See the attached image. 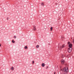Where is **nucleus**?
Listing matches in <instances>:
<instances>
[{
	"mask_svg": "<svg viewBox=\"0 0 74 74\" xmlns=\"http://www.w3.org/2000/svg\"><path fill=\"white\" fill-rule=\"evenodd\" d=\"M51 29V31H52V29H53V28L52 27H51V28H50Z\"/></svg>",
	"mask_w": 74,
	"mask_h": 74,
	"instance_id": "9b49d317",
	"label": "nucleus"
},
{
	"mask_svg": "<svg viewBox=\"0 0 74 74\" xmlns=\"http://www.w3.org/2000/svg\"><path fill=\"white\" fill-rule=\"evenodd\" d=\"M47 68H48V66H47V68H46V69H47Z\"/></svg>",
	"mask_w": 74,
	"mask_h": 74,
	"instance_id": "6ab92c4d",
	"label": "nucleus"
},
{
	"mask_svg": "<svg viewBox=\"0 0 74 74\" xmlns=\"http://www.w3.org/2000/svg\"><path fill=\"white\" fill-rule=\"evenodd\" d=\"M42 67H44L45 66V64L44 63H43L42 64Z\"/></svg>",
	"mask_w": 74,
	"mask_h": 74,
	"instance_id": "423d86ee",
	"label": "nucleus"
},
{
	"mask_svg": "<svg viewBox=\"0 0 74 74\" xmlns=\"http://www.w3.org/2000/svg\"><path fill=\"white\" fill-rule=\"evenodd\" d=\"M14 38H16V37L15 36H14Z\"/></svg>",
	"mask_w": 74,
	"mask_h": 74,
	"instance_id": "2eb2a0df",
	"label": "nucleus"
},
{
	"mask_svg": "<svg viewBox=\"0 0 74 74\" xmlns=\"http://www.w3.org/2000/svg\"><path fill=\"white\" fill-rule=\"evenodd\" d=\"M10 69L11 70H14V67H12V68H10Z\"/></svg>",
	"mask_w": 74,
	"mask_h": 74,
	"instance_id": "6e6552de",
	"label": "nucleus"
},
{
	"mask_svg": "<svg viewBox=\"0 0 74 74\" xmlns=\"http://www.w3.org/2000/svg\"><path fill=\"white\" fill-rule=\"evenodd\" d=\"M62 70L63 72H65V73H67V72H68L69 71V69H68V68H64L62 69Z\"/></svg>",
	"mask_w": 74,
	"mask_h": 74,
	"instance_id": "f257e3e1",
	"label": "nucleus"
},
{
	"mask_svg": "<svg viewBox=\"0 0 74 74\" xmlns=\"http://www.w3.org/2000/svg\"><path fill=\"white\" fill-rule=\"evenodd\" d=\"M67 58H69V57H70V55H67Z\"/></svg>",
	"mask_w": 74,
	"mask_h": 74,
	"instance_id": "ddd939ff",
	"label": "nucleus"
},
{
	"mask_svg": "<svg viewBox=\"0 0 74 74\" xmlns=\"http://www.w3.org/2000/svg\"><path fill=\"white\" fill-rule=\"evenodd\" d=\"M41 4L42 6H43V5H44V3H41Z\"/></svg>",
	"mask_w": 74,
	"mask_h": 74,
	"instance_id": "1a4fd4ad",
	"label": "nucleus"
},
{
	"mask_svg": "<svg viewBox=\"0 0 74 74\" xmlns=\"http://www.w3.org/2000/svg\"><path fill=\"white\" fill-rule=\"evenodd\" d=\"M65 48V45L64 44L62 45L61 46H60V49H62V48Z\"/></svg>",
	"mask_w": 74,
	"mask_h": 74,
	"instance_id": "7ed1b4c3",
	"label": "nucleus"
},
{
	"mask_svg": "<svg viewBox=\"0 0 74 74\" xmlns=\"http://www.w3.org/2000/svg\"><path fill=\"white\" fill-rule=\"evenodd\" d=\"M33 64H34V61H32Z\"/></svg>",
	"mask_w": 74,
	"mask_h": 74,
	"instance_id": "f3484780",
	"label": "nucleus"
},
{
	"mask_svg": "<svg viewBox=\"0 0 74 74\" xmlns=\"http://www.w3.org/2000/svg\"><path fill=\"white\" fill-rule=\"evenodd\" d=\"M72 38H71V39H72Z\"/></svg>",
	"mask_w": 74,
	"mask_h": 74,
	"instance_id": "4be33fe9",
	"label": "nucleus"
},
{
	"mask_svg": "<svg viewBox=\"0 0 74 74\" xmlns=\"http://www.w3.org/2000/svg\"><path fill=\"white\" fill-rule=\"evenodd\" d=\"M61 62L62 64H64V62H65V61L64 60H61Z\"/></svg>",
	"mask_w": 74,
	"mask_h": 74,
	"instance_id": "20e7f679",
	"label": "nucleus"
},
{
	"mask_svg": "<svg viewBox=\"0 0 74 74\" xmlns=\"http://www.w3.org/2000/svg\"><path fill=\"white\" fill-rule=\"evenodd\" d=\"M12 42H13V43H14V42H15L14 41V40H12Z\"/></svg>",
	"mask_w": 74,
	"mask_h": 74,
	"instance_id": "4468645a",
	"label": "nucleus"
},
{
	"mask_svg": "<svg viewBox=\"0 0 74 74\" xmlns=\"http://www.w3.org/2000/svg\"><path fill=\"white\" fill-rule=\"evenodd\" d=\"M70 42H69L68 43V44H70Z\"/></svg>",
	"mask_w": 74,
	"mask_h": 74,
	"instance_id": "a211bd4d",
	"label": "nucleus"
},
{
	"mask_svg": "<svg viewBox=\"0 0 74 74\" xmlns=\"http://www.w3.org/2000/svg\"><path fill=\"white\" fill-rule=\"evenodd\" d=\"M1 45L0 44V47H1Z\"/></svg>",
	"mask_w": 74,
	"mask_h": 74,
	"instance_id": "aec40b11",
	"label": "nucleus"
},
{
	"mask_svg": "<svg viewBox=\"0 0 74 74\" xmlns=\"http://www.w3.org/2000/svg\"><path fill=\"white\" fill-rule=\"evenodd\" d=\"M25 49H27V46H26L25 47H24Z\"/></svg>",
	"mask_w": 74,
	"mask_h": 74,
	"instance_id": "f8f14e48",
	"label": "nucleus"
},
{
	"mask_svg": "<svg viewBox=\"0 0 74 74\" xmlns=\"http://www.w3.org/2000/svg\"><path fill=\"white\" fill-rule=\"evenodd\" d=\"M54 74H56V73H55V72H54Z\"/></svg>",
	"mask_w": 74,
	"mask_h": 74,
	"instance_id": "412c9836",
	"label": "nucleus"
},
{
	"mask_svg": "<svg viewBox=\"0 0 74 74\" xmlns=\"http://www.w3.org/2000/svg\"><path fill=\"white\" fill-rule=\"evenodd\" d=\"M64 57V55H62V58H63Z\"/></svg>",
	"mask_w": 74,
	"mask_h": 74,
	"instance_id": "dca6fc26",
	"label": "nucleus"
},
{
	"mask_svg": "<svg viewBox=\"0 0 74 74\" xmlns=\"http://www.w3.org/2000/svg\"><path fill=\"white\" fill-rule=\"evenodd\" d=\"M38 47H39V45H37L36 46V48H38Z\"/></svg>",
	"mask_w": 74,
	"mask_h": 74,
	"instance_id": "9d476101",
	"label": "nucleus"
},
{
	"mask_svg": "<svg viewBox=\"0 0 74 74\" xmlns=\"http://www.w3.org/2000/svg\"><path fill=\"white\" fill-rule=\"evenodd\" d=\"M33 30H36V27H34L33 28Z\"/></svg>",
	"mask_w": 74,
	"mask_h": 74,
	"instance_id": "0eeeda50",
	"label": "nucleus"
},
{
	"mask_svg": "<svg viewBox=\"0 0 74 74\" xmlns=\"http://www.w3.org/2000/svg\"><path fill=\"white\" fill-rule=\"evenodd\" d=\"M72 46V44H70L69 45V48H71V47Z\"/></svg>",
	"mask_w": 74,
	"mask_h": 74,
	"instance_id": "39448f33",
	"label": "nucleus"
},
{
	"mask_svg": "<svg viewBox=\"0 0 74 74\" xmlns=\"http://www.w3.org/2000/svg\"><path fill=\"white\" fill-rule=\"evenodd\" d=\"M72 51V48H69L68 49V52H71Z\"/></svg>",
	"mask_w": 74,
	"mask_h": 74,
	"instance_id": "f03ea898",
	"label": "nucleus"
}]
</instances>
